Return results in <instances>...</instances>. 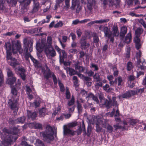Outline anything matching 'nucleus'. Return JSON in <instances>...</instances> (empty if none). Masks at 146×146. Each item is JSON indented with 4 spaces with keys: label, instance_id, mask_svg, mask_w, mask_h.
<instances>
[{
    "label": "nucleus",
    "instance_id": "a18cd8bd",
    "mask_svg": "<svg viewBox=\"0 0 146 146\" xmlns=\"http://www.w3.org/2000/svg\"><path fill=\"white\" fill-rule=\"evenodd\" d=\"M109 21V19H108L97 20L98 23L102 24L104 23H107Z\"/></svg>",
    "mask_w": 146,
    "mask_h": 146
},
{
    "label": "nucleus",
    "instance_id": "09e8293b",
    "mask_svg": "<svg viewBox=\"0 0 146 146\" xmlns=\"http://www.w3.org/2000/svg\"><path fill=\"white\" fill-rule=\"evenodd\" d=\"M132 63L131 62H128L127 63V70L128 71H130L132 68Z\"/></svg>",
    "mask_w": 146,
    "mask_h": 146
},
{
    "label": "nucleus",
    "instance_id": "a878e982",
    "mask_svg": "<svg viewBox=\"0 0 146 146\" xmlns=\"http://www.w3.org/2000/svg\"><path fill=\"white\" fill-rule=\"evenodd\" d=\"M115 84H116L117 82L118 83V86H119L122 85L123 84V80L122 78L120 76H119L117 78H115Z\"/></svg>",
    "mask_w": 146,
    "mask_h": 146
},
{
    "label": "nucleus",
    "instance_id": "a19ab883",
    "mask_svg": "<svg viewBox=\"0 0 146 146\" xmlns=\"http://www.w3.org/2000/svg\"><path fill=\"white\" fill-rule=\"evenodd\" d=\"M7 52V60H13L14 58H13L12 57V54L10 51H6Z\"/></svg>",
    "mask_w": 146,
    "mask_h": 146
},
{
    "label": "nucleus",
    "instance_id": "774afa93",
    "mask_svg": "<svg viewBox=\"0 0 146 146\" xmlns=\"http://www.w3.org/2000/svg\"><path fill=\"white\" fill-rule=\"evenodd\" d=\"M17 1L18 0H11L10 3L12 6H15L17 4Z\"/></svg>",
    "mask_w": 146,
    "mask_h": 146
},
{
    "label": "nucleus",
    "instance_id": "79ce46f5",
    "mask_svg": "<svg viewBox=\"0 0 146 146\" xmlns=\"http://www.w3.org/2000/svg\"><path fill=\"white\" fill-rule=\"evenodd\" d=\"M6 51H10L11 49V44L9 42H7L5 43V45Z\"/></svg>",
    "mask_w": 146,
    "mask_h": 146
},
{
    "label": "nucleus",
    "instance_id": "e2e57ef3",
    "mask_svg": "<svg viewBox=\"0 0 146 146\" xmlns=\"http://www.w3.org/2000/svg\"><path fill=\"white\" fill-rule=\"evenodd\" d=\"M76 33L78 36V37L79 38L80 37L82 34L81 31L80 29H77L76 30Z\"/></svg>",
    "mask_w": 146,
    "mask_h": 146
},
{
    "label": "nucleus",
    "instance_id": "680f3d73",
    "mask_svg": "<svg viewBox=\"0 0 146 146\" xmlns=\"http://www.w3.org/2000/svg\"><path fill=\"white\" fill-rule=\"evenodd\" d=\"M52 77L53 78L54 84H56L57 83V80L56 76L54 73H52Z\"/></svg>",
    "mask_w": 146,
    "mask_h": 146
},
{
    "label": "nucleus",
    "instance_id": "423d86ee",
    "mask_svg": "<svg viewBox=\"0 0 146 146\" xmlns=\"http://www.w3.org/2000/svg\"><path fill=\"white\" fill-rule=\"evenodd\" d=\"M16 100L14 98L10 99L8 102V106L14 111L17 112L18 110V104Z\"/></svg>",
    "mask_w": 146,
    "mask_h": 146
},
{
    "label": "nucleus",
    "instance_id": "4d7b16f0",
    "mask_svg": "<svg viewBox=\"0 0 146 146\" xmlns=\"http://www.w3.org/2000/svg\"><path fill=\"white\" fill-rule=\"evenodd\" d=\"M138 122V120L137 119H131L129 121L130 124L133 125L136 124Z\"/></svg>",
    "mask_w": 146,
    "mask_h": 146
},
{
    "label": "nucleus",
    "instance_id": "c9c22d12",
    "mask_svg": "<svg viewBox=\"0 0 146 146\" xmlns=\"http://www.w3.org/2000/svg\"><path fill=\"white\" fill-rule=\"evenodd\" d=\"M36 146H45L44 143L40 140L37 139L36 140Z\"/></svg>",
    "mask_w": 146,
    "mask_h": 146
},
{
    "label": "nucleus",
    "instance_id": "5701e85b",
    "mask_svg": "<svg viewBox=\"0 0 146 146\" xmlns=\"http://www.w3.org/2000/svg\"><path fill=\"white\" fill-rule=\"evenodd\" d=\"M30 125H32L34 126L35 129H42V125L40 123H30Z\"/></svg>",
    "mask_w": 146,
    "mask_h": 146
},
{
    "label": "nucleus",
    "instance_id": "6e6552de",
    "mask_svg": "<svg viewBox=\"0 0 146 146\" xmlns=\"http://www.w3.org/2000/svg\"><path fill=\"white\" fill-rule=\"evenodd\" d=\"M34 1L33 7L32 10L33 13H35L40 8L41 6L39 3L35 0H33Z\"/></svg>",
    "mask_w": 146,
    "mask_h": 146
},
{
    "label": "nucleus",
    "instance_id": "39448f33",
    "mask_svg": "<svg viewBox=\"0 0 146 146\" xmlns=\"http://www.w3.org/2000/svg\"><path fill=\"white\" fill-rule=\"evenodd\" d=\"M116 98L113 97V101L109 102L105 98L101 100L100 103L102 105H105L107 108H110L111 106H115L117 108V104L116 101Z\"/></svg>",
    "mask_w": 146,
    "mask_h": 146
},
{
    "label": "nucleus",
    "instance_id": "6e6d98bb",
    "mask_svg": "<svg viewBox=\"0 0 146 146\" xmlns=\"http://www.w3.org/2000/svg\"><path fill=\"white\" fill-rule=\"evenodd\" d=\"M94 42L96 44L98 43L99 39L98 36L96 35H94L93 37Z\"/></svg>",
    "mask_w": 146,
    "mask_h": 146
},
{
    "label": "nucleus",
    "instance_id": "dca6fc26",
    "mask_svg": "<svg viewBox=\"0 0 146 146\" xmlns=\"http://www.w3.org/2000/svg\"><path fill=\"white\" fill-rule=\"evenodd\" d=\"M105 34V36L108 37H110L111 36V34L110 33V31L106 27H104L103 30Z\"/></svg>",
    "mask_w": 146,
    "mask_h": 146
},
{
    "label": "nucleus",
    "instance_id": "cd10ccee",
    "mask_svg": "<svg viewBox=\"0 0 146 146\" xmlns=\"http://www.w3.org/2000/svg\"><path fill=\"white\" fill-rule=\"evenodd\" d=\"M16 78L15 77L10 78L7 80V82L10 85H12L15 82Z\"/></svg>",
    "mask_w": 146,
    "mask_h": 146
},
{
    "label": "nucleus",
    "instance_id": "7c9ffc66",
    "mask_svg": "<svg viewBox=\"0 0 146 146\" xmlns=\"http://www.w3.org/2000/svg\"><path fill=\"white\" fill-rule=\"evenodd\" d=\"M103 2V3L105 5L107 2L109 3V5L110 6L113 5L114 4V0H101Z\"/></svg>",
    "mask_w": 146,
    "mask_h": 146
},
{
    "label": "nucleus",
    "instance_id": "ddd939ff",
    "mask_svg": "<svg viewBox=\"0 0 146 146\" xmlns=\"http://www.w3.org/2000/svg\"><path fill=\"white\" fill-rule=\"evenodd\" d=\"M31 1V0H24L21 3V8L22 9L24 10H27L26 7L29 5Z\"/></svg>",
    "mask_w": 146,
    "mask_h": 146
},
{
    "label": "nucleus",
    "instance_id": "8fccbe9b",
    "mask_svg": "<svg viewBox=\"0 0 146 146\" xmlns=\"http://www.w3.org/2000/svg\"><path fill=\"white\" fill-rule=\"evenodd\" d=\"M96 131L99 132H100L102 130V128L100 127L99 125V123H98L97 122V123L96 124Z\"/></svg>",
    "mask_w": 146,
    "mask_h": 146
},
{
    "label": "nucleus",
    "instance_id": "49530a36",
    "mask_svg": "<svg viewBox=\"0 0 146 146\" xmlns=\"http://www.w3.org/2000/svg\"><path fill=\"white\" fill-rule=\"evenodd\" d=\"M69 74L70 76H72L75 74H77V72L74 69L71 68Z\"/></svg>",
    "mask_w": 146,
    "mask_h": 146
},
{
    "label": "nucleus",
    "instance_id": "864d4df0",
    "mask_svg": "<svg viewBox=\"0 0 146 146\" xmlns=\"http://www.w3.org/2000/svg\"><path fill=\"white\" fill-rule=\"evenodd\" d=\"M70 93L69 91V89L68 88H67L66 92V98L67 99H69L70 97Z\"/></svg>",
    "mask_w": 146,
    "mask_h": 146
},
{
    "label": "nucleus",
    "instance_id": "72a5a7b5",
    "mask_svg": "<svg viewBox=\"0 0 146 146\" xmlns=\"http://www.w3.org/2000/svg\"><path fill=\"white\" fill-rule=\"evenodd\" d=\"M77 125V122L76 121H74L68 123L66 126L69 128H72L76 126Z\"/></svg>",
    "mask_w": 146,
    "mask_h": 146
},
{
    "label": "nucleus",
    "instance_id": "5fc2aeb1",
    "mask_svg": "<svg viewBox=\"0 0 146 146\" xmlns=\"http://www.w3.org/2000/svg\"><path fill=\"white\" fill-rule=\"evenodd\" d=\"M109 86L108 84H106V85L103 87V89L104 90L106 91H109V90H111L112 89L111 88H109Z\"/></svg>",
    "mask_w": 146,
    "mask_h": 146
},
{
    "label": "nucleus",
    "instance_id": "6ab92c4d",
    "mask_svg": "<svg viewBox=\"0 0 146 146\" xmlns=\"http://www.w3.org/2000/svg\"><path fill=\"white\" fill-rule=\"evenodd\" d=\"M25 120V117L24 116L19 118L15 120V123H24Z\"/></svg>",
    "mask_w": 146,
    "mask_h": 146
},
{
    "label": "nucleus",
    "instance_id": "9b49d317",
    "mask_svg": "<svg viewBox=\"0 0 146 146\" xmlns=\"http://www.w3.org/2000/svg\"><path fill=\"white\" fill-rule=\"evenodd\" d=\"M111 35L113 36H117L119 35V31L117 25H114L112 27Z\"/></svg>",
    "mask_w": 146,
    "mask_h": 146
},
{
    "label": "nucleus",
    "instance_id": "58836bf2",
    "mask_svg": "<svg viewBox=\"0 0 146 146\" xmlns=\"http://www.w3.org/2000/svg\"><path fill=\"white\" fill-rule=\"evenodd\" d=\"M74 98L73 96L72 97V98L71 99V100L69 101L68 103V105L69 106H71L73 105L74 103Z\"/></svg>",
    "mask_w": 146,
    "mask_h": 146
},
{
    "label": "nucleus",
    "instance_id": "393cba45",
    "mask_svg": "<svg viewBox=\"0 0 146 146\" xmlns=\"http://www.w3.org/2000/svg\"><path fill=\"white\" fill-rule=\"evenodd\" d=\"M46 109L45 108H42L39 111V115L40 117H42L45 115Z\"/></svg>",
    "mask_w": 146,
    "mask_h": 146
},
{
    "label": "nucleus",
    "instance_id": "f3484780",
    "mask_svg": "<svg viewBox=\"0 0 146 146\" xmlns=\"http://www.w3.org/2000/svg\"><path fill=\"white\" fill-rule=\"evenodd\" d=\"M86 5L87 9L90 11V13H91L94 7V5L93 2L89 1L87 2Z\"/></svg>",
    "mask_w": 146,
    "mask_h": 146
},
{
    "label": "nucleus",
    "instance_id": "3c124183",
    "mask_svg": "<svg viewBox=\"0 0 146 146\" xmlns=\"http://www.w3.org/2000/svg\"><path fill=\"white\" fill-rule=\"evenodd\" d=\"M130 55V49L129 48H127L125 57L126 58H129Z\"/></svg>",
    "mask_w": 146,
    "mask_h": 146
},
{
    "label": "nucleus",
    "instance_id": "a211bd4d",
    "mask_svg": "<svg viewBox=\"0 0 146 146\" xmlns=\"http://www.w3.org/2000/svg\"><path fill=\"white\" fill-rule=\"evenodd\" d=\"M143 63L144 62H141L140 60H137L136 66L139 69L144 70L145 69V67L143 65Z\"/></svg>",
    "mask_w": 146,
    "mask_h": 146
},
{
    "label": "nucleus",
    "instance_id": "2eb2a0df",
    "mask_svg": "<svg viewBox=\"0 0 146 146\" xmlns=\"http://www.w3.org/2000/svg\"><path fill=\"white\" fill-rule=\"evenodd\" d=\"M27 116L29 118L33 120L37 116V114L35 112H32L31 111H27Z\"/></svg>",
    "mask_w": 146,
    "mask_h": 146
},
{
    "label": "nucleus",
    "instance_id": "13d9d810",
    "mask_svg": "<svg viewBox=\"0 0 146 146\" xmlns=\"http://www.w3.org/2000/svg\"><path fill=\"white\" fill-rule=\"evenodd\" d=\"M3 76L2 74V72L0 70V86L2 85L3 82Z\"/></svg>",
    "mask_w": 146,
    "mask_h": 146
},
{
    "label": "nucleus",
    "instance_id": "f704fd0d",
    "mask_svg": "<svg viewBox=\"0 0 146 146\" xmlns=\"http://www.w3.org/2000/svg\"><path fill=\"white\" fill-rule=\"evenodd\" d=\"M11 93L13 94V98L15 99L17 95V91L16 89L15 88H12L11 89Z\"/></svg>",
    "mask_w": 146,
    "mask_h": 146
},
{
    "label": "nucleus",
    "instance_id": "aec40b11",
    "mask_svg": "<svg viewBox=\"0 0 146 146\" xmlns=\"http://www.w3.org/2000/svg\"><path fill=\"white\" fill-rule=\"evenodd\" d=\"M131 39V34L130 32L128 33L126 35L125 39V42L127 43H129Z\"/></svg>",
    "mask_w": 146,
    "mask_h": 146
},
{
    "label": "nucleus",
    "instance_id": "e433bc0d",
    "mask_svg": "<svg viewBox=\"0 0 146 146\" xmlns=\"http://www.w3.org/2000/svg\"><path fill=\"white\" fill-rule=\"evenodd\" d=\"M64 23L61 21H60L59 22H58L54 26V27L55 28H57L60 27H61L63 25Z\"/></svg>",
    "mask_w": 146,
    "mask_h": 146
},
{
    "label": "nucleus",
    "instance_id": "f257e3e1",
    "mask_svg": "<svg viewBox=\"0 0 146 146\" xmlns=\"http://www.w3.org/2000/svg\"><path fill=\"white\" fill-rule=\"evenodd\" d=\"M23 43L25 47L23 50L21 48V43L18 42H17L15 44V48L13 47L12 50L14 54L16 53L17 51H19L20 54L23 53L25 54L26 59H27L31 56L28 52V48H29L30 51L32 50L33 42L31 40L27 38H25L23 40Z\"/></svg>",
    "mask_w": 146,
    "mask_h": 146
},
{
    "label": "nucleus",
    "instance_id": "20e7f679",
    "mask_svg": "<svg viewBox=\"0 0 146 146\" xmlns=\"http://www.w3.org/2000/svg\"><path fill=\"white\" fill-rule=\"evenodd\" d=\"M45 40L43 39L42 40L41 42L42 45L41 46H40V44L39 43H37L36 44V48L38 52L40 53L43 50V47H52V38L51 36H48L47 38V43H44Z\"/></svg>",
    "mask_w": 146,
    "mask_h": 146
},
{
    "label": "nucleus",
    "instance_id": "b1692460",
    "mask_svg": "<svg viewBox=\"0 0 146 146\" xmlns=\"http://www.w3.org/2000/svg\"><path fill=\"white\" fill-rule=\"evenodd\" d=\"M143 31V29L141 28H138L135 31V35L140 36V35L142 34Z\"/></svg>",
    "mask_w": 146,
    "mask_h": 146
},
{
    "label": "nucleus",
    "instance_id": "603ef678",
    "mask_svg": "<svg viewBox=\"0 0 146 146\" xmlns=\"http://www.w3.org/2000/svg\"><path fill=\"white\" fill-rule=\"evenodd\" d=\"M58 83L60 87V91L62 92L64 90V88L63 84L61 83V81L60 80L58 81Z\"/></svg>",
    "mask_w": 146,
    "mask_h": 146
},
{
    "label": "nucleus",
    "instance_id": "7ed1b4c3",
    "mask_svg": "<svg viewBox=\"0 0 146 146\" xmlns=\"http://www.w3.org/2000/svg\"><path fill=\"white\" fill-rule=\"evenodd\" d=\"M53 134L52 128L50 126L48 125L46 127L45 131L40 133V135L43 137L44 141L49 143L50 141L54 139Z\"/></svg>",
    "mask_w": 146,
    "mask_h": 146
},
{
    "label": "nucleus",
    "instance_id": "4be33fe9",
    "mask_svg": "<svg viewBox=\"0 0 146 146\" xmlns=\"http://www.w3.org/2000/svg\"><path fill=\"white\" fill-rule=\"evenodd\" d=\"M93 78L94 81L96 82H98L101 81L102 79L100 78V76L99 73H95L93 76Z\"/></svg>",
    "mask_w": 146,
    "mask_h": 146
},
{
    "label": "nucleus",
    "instance_id": "de8ad7c7",
    "mask_svg": "<svg viewBox=\"0 0 146 146\" xmlns=\"http://www.w3.org/2000/svg\"><path fill=\"white\" fill-rule=\"evenodd\" d=\"M55 48L60 54V57L61 58V52H62V51H63V50H61L57 46H55Z\"/></svg>",
    "mask_w": 146,
    "mask_h": 146
},
{
    "label": "nucleus",
    "instance_id": "37998d69",
    "mask_svg": "<svg viewBox=\"0 0 146 146\" xmlns=\"http://www.w3.org/2000/svg\"><path fill=\"white\" fill-rule=\"evenodd\" d=\"M52 73H53L51 72L50 70H48L47 74L44 75L45 78L46 79H48L50 77L51 75L52 76Z\"/></svg>",
    "mask_w": 146,
    "mask_h": 146
},
{
    "label": "nucleus",
    "instance_id": "9d476101",
    "mask_svg": "<svg viewBox=\"0 0 146 146\" xmlns=\"http://www.w3.org/2000/svg\"><path fill=\"white\" fill-rule=\"evenodd\" d=\"M63 129V134L64 135L68 134L74 135V131L71 130L70 129L68 128L66 125H64Z\"/></svg>",
    "mask_w": 146,
    "mask_h": 146
},
{
    "label": "nucleus",
    "instance_id": "0e129e2a",
    "mask_svg": "<svg viewBox=\"0 0 146 146\" xmlns=\"http://www.w3.org/2000/svg\"><path fill=\"white\" fill-rule=\"evenodd\" d=\"M51 17V16L50 15H48L46 16V19H47V21H45V19L44 20L42 23H48L50 21V19Z\"/></svg>",
    "mask_w": 146,
    "mask_h": 146
},
{
    "label": "nucleus",
    "instance_id": "bb28decb",
    "mask_svg": "<svg viewBox=\"0 0 146 146\" xmlns=\"http://www.w3.org/2000/svg\"><path fill=\"white\" fill-rule=\"evenodd\" d=\"M13 60H12L13 62H11L10 65L13 66V68H15L18 65H19V64L18 62H17L15 58H13Z\"/></svg>",
    "mask_w": 146,
    "mask_h": 146
},
{
    "label": "nucleus",
    "instance_id": "69168bd1",
    "mask_svg": "<svg viewBox=\"0 0 146 146\" xmlns=\"http://www.w3.org/2000/svg\"><path fill=\"white\" fill-rule=\"evenodd\" d=\"M128 92L130 95V97L137 94V92L136 91L129 90L128 91Z\"/></svg>",
    "mask_w": 146,
    "mask_h": 146
},
{
    "label": "nucleus",
    "instance_id": "ea45409f",
    "mask_svg": "<svg viewBox=\"0 0 146 146\" xmlns=\"http://www.w3.org/2000/svg\"><path fill=\"white\" fill-rule=\"evenodd\" d=\"M106 128L107 129V132L109 133H111L113 131V127L111 126L109 124H108Z\"/></svg>",
    "mask_w": 146,
    "mask_h": 146
},
{
    "label": "nucleus",
    "instance_id": "1a4fd4ad",
    "mask_svg": "<svg viewBox=\"0 0 146 146\" xmlns=\"http://www.w3.org/2000/svg\"><path fill=\"white\" fill-rule=\"evenodd\" d=\"M75 70H78L79 72H84V68L82 66H80V63L79 61H77L74 64Z\"/></svg>",
    "mask_w": 146,
    "mask_h": 146
},
{
    "label": "nucleus",
    "instance_id": "4c0bfd02",
    "mask_svg": "<svg viewBox=\"0 0 146 146\" xmlns=\"http://www.w3.org/2000/svg\"><path fill=\"white\" fill-rule=\"evenodd\" d=\"M127 4L129 8L133 7L134 6L133 4V0H127Z\"/></svg>",
    "mask_w": 146,
    "mask_h": 146
},
{
    "label": "nucleus",
    "instance_id": "338daca9",
    "mask_svg": "<svg viewBox=\"0 0 146 146\" xmlns=\"http://www.w3.org/2000/svg\"><path fill=\"white\" fill-rule=\"evenodd\" d=\"M95 96L93 94L90 93L88 94V96L86 97V98H91L92 100H93Z\"/></svg>",
    "mask_w": 146,
    "mask_h": 146
},
{
    "label": "nucleus",
    "instance_id": "0eeeda50",
    "mask_svg": "<svg viewBox=\"0 0 146 146\" xmlns=\"http://www.w3.org/2000/svg\"><path fill=\"white\" fill-rule=\"evenodd\" d=\"M45 53L47 56H50L53 57L56 55V53L52 46L44 47Z\"/></svg>",
    "mask_w": 146,
    "mask_h": 146
},
{
    "label": "nucleus",
    "instance_id": "052dcab7",
    "mask_svg": "<svg viewBox=\"0 0 146 146\" xmlns=\"http://www.w3.org/2000/svg\"><path fill=\"white\" fill-rule=\"evenodd\" d=\"M140 36H137V35H135V37L134 39V41L135 43L140 42Z\"/></svg>",
    "mask_w": 146,
    "mask_h": 146
},
{
    "label": "nucleus",
    "instance_id": "473e14b6",
    "mask_svg": "<svg viewBox=\"0 0 146 146\" xmlns=\"http://www.w3.org/2000/svg\"><path fill=\"white\" fill-rule=\"evenodd\" d=\"M8 76L9 77H14V74L12 70L9 68L6 69Z\"/></svg>",
    "mask_w": 146,
    "mask_h": 146
},
{
    "label": "nucleus",
    "instance_id": "f8f14e48",
    "mask_svg": "<svg viewBox=\"0 0 146 146\" xmlns=\"http://www.w3.org/2000/svg\"><path fill=\"white\" fill-rule=\"evenodd\" d=\"M97 122L99 125H101L102 127L104 128L106 127V126L108 125V121L107 120L104 119H98Z\"/></svg>",
    "mask_w": 146,
    "mask_h": 146
},
{
    "label": "nucleus",
    "instance_id": "4468645a",
    "mask_svg": "<svg viewBox=\"0 0 146 146\" xmlns=\"http://www.w3.org/2000/svg\"><path fill=\"white\" fill-rule=\"evenodd\" d=\"M127 29V27L125 26H122L121 28L120 36L123 38L126 33Z\"/></svg>",
    "mask_w": 146,
    "mask_h": 146
},
{
    "label": "nucleus",
    "instance_id": "2f4dec72",
    "mask_svg": "<svg viewBox=\"0 0 146 146\" xmlns=\"http://www.w3.org/2000/svg\"><path fill=\"white\" fill-rule=\"evenodd\" d=\"M77 108L78 113L80 114L82 112L83 108L82 106V105L79 103V101L77 100Z\"/></svg>",
    "mask_w": 146,
    "mask_h": 146
},
{
    "label": "nucleus",
    "instance_id": "bf43d9fd",
    "mask_svg": "<svg viewBox=\"0 0 146 146\" xmlns=\"http://www.w3.org/2000/svg\"><path fill=\"white\" fill-rule=\"evenodd\" d=\"M136 58L137 59V60H140V58L141 56V52L140 50H139L136 53Z\"/></svg>",
    "mask_w": 146,
    "mask_h": 146
},
{
    "label": "nucleus",
    "instance_id": "c03bdc74",
    "mask_svg": "<svg viewBox=\"0 0 146 146\" xmlns=\"http://www.w3.org/2000/svg\"><path fill=\"white\" fill-rule=\"evenodd\" d=\"M82 7L80 5V3L78 4L76 10V12L77 13H78L82 10Z\"/></svg>",
    "mask_w": 146,
    "mask_h": 146
},
{
    "label": "nucleus",
    "instance_id": "c85d7f7f",
    "mask_svg": "<svg viewBox=\"0 0 146 146\" xmlns=\"http://www.w3.org/2000/svg\"><path fill=\"white\" fill-rule=\"evenodd\" d=\"M79 1H72V5L70 8L72 10H75L76 7L77 6L78 4H79Z\"/></svg>",
    "mask_w": 146,
    "mask_h": 146
},
{
    "label": "nucleus",
    "instance_id": "c756f323",
    "mask_svg": "<svg viewBox=\"0 0 146 146\" xmlns=\"http://www.w3.org/2000/svg\"><path fill=\"white\" fill-rule=\"evenodd\" d=\"M118 97L119 99L121 98H127L130 97V95L128 91L121 95L119 96Z\"/></svg>",
    "mask_w": 146,
    "mask_h": 146
},
{
    "label": "nucleus",
    "instance_id": "412c9836",
    "mask_svg": "<svg viewBox=\"0 0 146 146\" xmlns=\"http://www.w3.org/2000/svg\"><path fill=\"white\" fill-rule=\"evenodd\" d=\"M80 42L82 48L85 49L89 47L90 46V44L86 41L82 42L81 41Z\"/></svg>",
    "mask_w": 146,
    "mask_h": 146
},
{
    "label": "nucleus",
    "instance_id": "f03ea898",
    "mask_svg": "<svg viewBox=\"0 0 146 146\" xmlns=\"http://www.w3.org/2000/svg\"><path fill=\"white\" fill-rule=\"evenodd\" d=\"M16 132H11L8 129L4 128L3 129V134L6 136L4 139L3 144L5 146H7L11 142L15 141L17 139L16 137H14L13 134L16 135L18 133L19 131L17 130Z\"/></svg>",
    "mask_w": 146,
    "mask_h": 146
}]
</instances>
